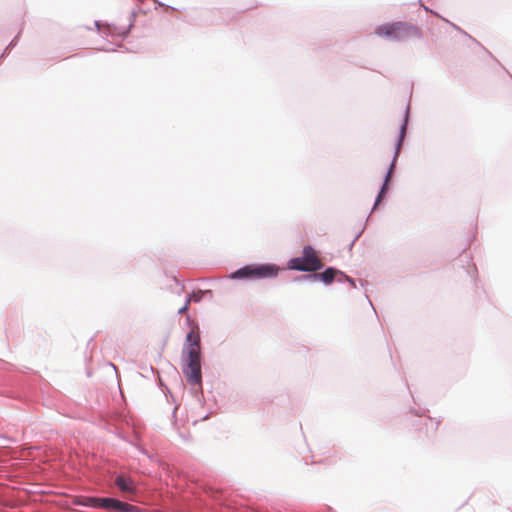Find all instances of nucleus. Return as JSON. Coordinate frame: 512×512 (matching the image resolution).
Instances as JSON below:
<instances>
[{
  "label": "nucleus",
  "mask_w": 512,
  "mask_h": 512,
  "mask_svg": "<svg viewBox=\"0 0 512 512\" xmlns=\"http://www.w3.org/2000/svg\"><path fill=\"white\" fill-rule=\"evenodd\" d=\"M186 365L183 372L192 384L201 382L200 335L197 329H192L186 337Z\"/></svg>",
  "instance_id": "1"
},
{
  "label": "nucleus",
  "mask_w": 512,
  "mask_h": 512,
  "mask_svg": "<svg viewBox=\"0 0 512 512\" xmlns=\"http://www.w3.org/2000/svg\"><path fill=\"white\" fill-rule=\"evenodd\" d=\"M375 34L390 40H406L419 38L421 31L415 25L408 22H394L379 25L375 29Z\"/></svg>",
  "instance_id": "2"
},
{
  "label": "nucleus",
  "mask_w": 512,
  "mask_h": 512,
  "mask_svg": "<svg viewBox=\"0 0 512 512\" xmlns=\"http://www.w3.org/2000/svg\"><path fill=\"white\" fill-rule=\"evenodd\" d=\"M283 270L272 263L246 265L230 275L232 279H271L276 278L279 272Z\"/></svg>",
  "instance_id": "3"
},
{
  "label": "nucleus",
  "mask_w": 512,
  "mask_h": 512,
  "mask_svg": "<svg viewBox=\"0 0 512 512\" xmlns=\"http://www.w3.org/2000/svg\"><path fill=\"white\" fill-rule=\"evenodd\" d=\"M288 266L293 270L315 272L323 267V263L313 247L305 246L302 256L291 259Z\"/></svg>",
  "instance_id": "4"
},
{
  "label": "nucleus",
  "mask_w": 512,
  "mask_h": 512,
  "mask_svg": "<svg viewBox=\"0 0 512 512\" xmlns=\"http://www.w3.org/2000/svg\"><path fill=\"white\" fill-rule=\"evenodd\" d=\"M115 485L125 493H134L135 492V482L124 475H118L115 479Z\"/></svg>",
  "instance_id": "5"
},
{
  "label": "nucleus",
  "mask_w": 512,
  "mask_h": 512,
  "mask_svg": "<svg viewBox=\"0 0 512 512\" xmlns=\"http://www.w3.org/2000/svg\"><path fill=\"white\" fill-rule=\"evenodd\" d=\"M337 274H340V272L334 268H327L324 272L313 274L310 277H313L315 279H320L325 284H331Z\"/></svg>",
  "instance_id": "6"
},
{
  "label": "nucleus",
  "mask_w": 512,
  "mask_h": 512,
  "mask_svg": "<svg viewBox=\"0 0 512 512\" xmlns=\"http://www.w3.org/2000/svg\"><path fill=\"white\" fill-rule=\"evenodd\" d=\"M119 505V500L114 498H101L100 508L116 510Z\"/></svg>",
  "instance_id": "7"
},
{
  "label": "nucleus",
  "mask_w": 512,
  "mask_h": 512,
  "mask_svg": "<svg viewBox=\"0 0 512 512\" xmlns=\"http://www.w3.org/2000/svg\"><path fill=\"white\" fill-rule=\"evenodd\" d=\"M393 169H394V163H392V164H391V166H390V168H389V171H388V173H387V175H386V178H385L384 184H383V186H382V188H381V191H380V193H379V195H378V197H377V200H376L375 205H378V203L381 201V199H382V197H383V195H384V193H385V191H386V189H387V185H388V182H389V180H390V178H391V174H392V172H393Z\"/></svg>",
  "instance_id": "8"
},
{
  "label": "nucleus",
  "mask_w": 512,
  "mask_h": 512,
  "mask_svg": "<svg viewBox=\"0 0 512 512\" xmlns=\"http://www.w3.org/2000/svg\"><path fill=\"white\" fill-rule=\"evenodd\" d=\"M116 511H119V512H137L139 511V508L136 507V506H133L129 503H125V502H121L119 501V505H118V508L116 509Z\"/></svg>",
  "instance_id": "9"
},
{
  "label": "nucleus",
  "mask_w": 512,
  "mask_h": 512,
  "mask_svg": "<svg viewBox=\"0 0 512 512\" xmlns=\"http://www.w3.org/2000/svg\"><path fill=\"white\" fill-rule=\"evenodd\" d=\"M101 498L87 497L85 498L84 505L92 508H100Z\"/></svg>",
  "instance_id": "10"
},
{
  "label": "nucleus",
  "mask_w": 512,
  "mask_h": 512,
  "mask_svg": "<svg viewBox=\"0 0 512 512\" xmlns=\"http://www.w3.org/2000/svg\"><path fill=\"white\" fill-rule=\"evenodd\" d=\"M202 296H203V292L199 291V292L193 293L187 300L189 302H191V301L200 302L202 299Z\"/></svg>",
  "instance_id": "11"
},
{
  "label": "nucleus",
  "mask_w": 512,
  "mask_h": 512,
  "mask_svg": "<svg viewBox=\"0 0 512 512\" xmlns=\"http://www.w3.org/2000/svg\"><path fill=\"white\" fill-rule=\"evenodd\" d=\"M404 134H405V125H403L401 127V135H400V139L398 141V144H397V148H396V152H395V158L397 157L398 155V152H399V149H400V146H401V142H402V139L404 137Z\"/></svg>",
  "instance_id": "12"
},
{
  "label": "nucleus",
  "mask_w": 512,
  "mask_h": 512,
  "mask_svg": "<svg viewBox=\"0 0 512 512\" xmlns=\"http://www.w3.org/2000/svg\"><path fill=\"white\" fill-rule=\"evenodd\" d=\"M189 304H190V302L187 300V301H186V303H185V305H184L182 308H180V309H179V313H180V314H184V313H186V311H187V310H188V308H189Z\"/></svg>",
  "instance_id": "13"
}]
</instances>
